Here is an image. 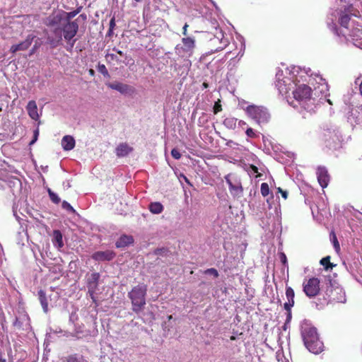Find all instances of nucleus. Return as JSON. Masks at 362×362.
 <instances>
[{"label":"nucleus","mask_w":362,"mask_h":362,"mask_svg":"<svg viewBox=\"0 0 362 362\" xmlns=\"http://www.w3.org/2000/svg\"><path fill=\"white\" fill-rule=\"evenodd\" d=\"M78 28L77 20H74L73 22L64 21L61 27H56L52 30L54 36L47 37V43L52 48H55L62 44L64 37V40L72 47L76 41L74 37L78 31Z\"/></svg>","instance_id":"1"},{"label":"nucleus","mask_w":362,"mask_h":362,"mask_svg":"<svg viewBox=\"0 0 362 362\" xmlns=\"http://www.w3.org/2000/svg\"><path fill=\"white\" fill-rule=\"evenodd\" d=\"M301 335L306 348L312 353L317 354L323 350V343L320 339L317 329L308 324L302 326Z\"/></svg>","instance_id":"2"},{"label":"nucleus","mask_w":362,"mask_h":362,"mask_svg":"<svg viewBox=\"0 0 362 362\" xmlns=\"http://www.w3.org/2000/svg\"><path fill=\"white\" fill-rule=\"evenodd\" d=\"M324 302L321 304H335L346 302V295L343 288L336 281H329L323 294Z\"/></svg>","instance_id":"3"},{"label":"nucleus","mask_w":362,"mask_h":362,"mask_svg":"<svg viewBox=\"0 0 362 362\" xmlns=\"http://www.w3.org/2000/svg\"><path fill=\"white\" fill-rule=\"evenodd\" d=\"M146 293L147 286L144 284L133 287L128 293V297L132 305V310L135 313L138 314L144 310L146 304Z\"/></svg>","instance_id":"4"},{"label":"nucleus","mask_w":362,"mask_h":362,"mask_svg":"<svg viewBox=\"0 0 362 362\" xmlns=\"http://www.w3.org/2000/svg\"><path fill=\"white\" fill-rule=\"evenodd\" d=\"M245 111L247 115L255 120L259 125L267 123L270 119L269 113L267 108L263 106L255 105H248L245 109Z\"/></svg>","instance_id":"5"},{"label":"nucleus","mask_w":362,"mask_h":362,"mask_svg":"<svg viewBox=\"0 0 362 362\" xmlns=\"http://www.w3.org/2000/svg\"><path fill=\"white\" fill-rule=\"evenodd\" d=\"M320 280L318 278L312 277L304 281L303 284V291L309 298L317 296L320 291Z\"/></svg>","instance_id":"6"},{"label":"nucleus","mask_w":362,"mask_h":362,"mask_svg":"<svg viewBox=\"0 0 362 362\" xmlns=\"http://www.w3.org/2000/svg\"><path fill=\"white\" fill-rule=\"evenodd\" d=\"M100 279V274L98 272H93L90 274V276L87 278V288H88V293L91 298L93 302L98 306L97 300L95 296V293L98 286V281Z\"/></svg>","instance_id":"7"},{"label":"nucleus","mask_w":362,"mask_h":362,"mask_svg":"<svg viewBox=\"0 0 362 362\" xmlns=\"http://www.w3.org/2000/svg\"><path fill=\"white\" fill-rule=\"evenodd\" d=\"M311 88L305 84L300 85L293 90V97L297 100H303L309 99L311 96Z\"/></svg>","instance_id":"8"},{"label":"nucleus","mask_w":362,"mask_h":362,"mask_svg":"<svg viewBox=\"0 0 362 362\" xmlns=\"http://www.w3.org/2000/svg\"><path fill=\"white\" fill-rule=\"evenodd\" d=\"M316 174H317V181H318L320 185L322 188L327 187L329 182V180H330V176L328 173L327 168L324 166H319L317 168Z\"/></svg>","instance_id":"9"},{"label":"nucleus","mask_w":362,"mask_h":362,"mask_svg":"<svg viewBox=\"0 0 362 362\" xmlns=\"http://www.w3.org/2000/svg\"><path fill=\"white\" fill-rule=\"evenodd\" d=\"M116 256V254L112 250H105V251H98L94 252L91 257L95 261L98 262H104V261H111Z\"/></svg>","instance_id":"10"},{"label":"nucleus","mask_w":362,"mask_h":362,"mask_svg":"<svg viewBox=\"0 0 362 362\" xmlns=\"http://www.w3.org/2000/svg\"><path fill=\"white\" fill-rule=\"evenodd\" d=\"M35 37V36L33 35H28L24 41L19 44L12 45L10 48V52L11 53H16L18 51H24L28 49L31 45Z\"/></svg>","instance_id":"11"},{"label":"nucleus","mask_w":362,"mask_h":362,"mask_svg":"<svg viewBox=\"0 0 362 362\" xmlns=\"http://www.w3.org/2000/svg\"><path fill=\"white\" fill-rule=\"evenodd\" d=\"M226 181L229 187V190L230 194L234 197H240L243 196V188L240 182H237L235 184H233L231 180L229 179V175H226L225 177Z\"/></svg>","instance_id":"12"},{"label":"nucleus","mask_w":362,"mask_h":362,"mask_svg":"<svg viewBox=\"0 0 362 362\" xmlns=\"http://www.w3.org/2000/svg\"><path fill=\"white\" fill-rule=\"evenodd\" d=\"M64 19L62 13H59L55 15L49 16L47 19L46 25L48 27L55 28L56 27H61Z\"/></svg>","instance_id":"13"},{"label":"nucleus","mask_w":362,"mask_h":362,"mask_svg":"<svg viewBox=\"0 0 362 362\" xmlns=\"http://www.w3.org/2000/svg\"><path fill=\"white\" fill-rule=\"evenodd\" d=\"M352 9L353 6H350L348 8H345V10L344 11H341L340 13L339 23L341 25V26L346 29H349V23L351 20L349 13H351Z\"/></svg>","instance_id":"14"},{"label":"nucleus","mask_w":362,"mask_h":362,"mask_svg":"<svg viewBox=\"0 0 362 362\" xmlns=\"http://www.w3.org/2000/svg\"><path fill=\"white\" fill-rule=\"evenodd\" d=\"M26 110L30 117L35 121L38 120L40 116L37 112V106L35 100L28 102Z\"/></svg>","instance_id":"15"},{"label":"nucleus","mask_w":362,"mask_h":362,"mask_svg":"<svg viewBox=\"0 0 362 362\" xmlns=\"http://www.w3.org/2000/svg\"><path fill=\"white\" fill-rule=\"evenodd\" d=\"M286 296L288 300V302H286L284 304V308L285 310H291V308L294 305V297L295 293L294 291L291 287H286Z\"/></svg>","instance_id":"16"},{"label":"nucleus","mask_w":362,"mask_h":362,"mask_svg":"<svg viewBox=\"0 0 362 362\" xmlns=\"http://www.w3.org/2000/svg\"><path fill=\"white\" fill-rule=\"evenodd\" d=\"M133 151V148L129 146L127 143H121L116 148L115 152L118 157H124L127 156Z\"/></svg>","instance_id":"17"},{"label":"nucleus","mask_w":362,"mask_h":362,"mask_svg":"<svg viewBox=\"0 0 362 362\" xmlns=\"http://www.w3.org/2000/svg\"><path fill=\"white\" fill-rule=\"evenodd\" d=\"M107 86L111 89L116 90L121 93H127L132 90V87L127 84L119 82L108 83Z\"/></svg>","instance_id":"18"},{"label":"nucleus","mask_w":362,"mask_h":362,"mask_svg":"<svg viewBox=\"0 0 362 362\" xmlns=\"http://www.w3.org/2000/svg\"><path fill=\"white\" fill-rule=\"evenodd\" d=\"M75 139L70 135H66L62 139V146L65 151L72 150L75 147Z\"/></svg>","instance_id":"19"},{"label":"nucleus","mask_w":362,"mask_h":362,"mask_svg":"<svg viewBox=\"0 0 362 362\" xmlns=\"http://www.w3.org/2000/svg\"><path fill=\"white\" fill-rule=\"evenodd\" d=\"M134 243V238L131 235H122L115 243L117 248L125 247Z\"/></svg>","instance_id":"20"},{"label":"nucleus","mask_w":362,"mask_h":362,"mask_svg":"<svg viewBox=\"0 0 362 362\" xmlns=\"http://www.w3.org/2000/svg\"><path fill=\"white\" fill-rule=\"evenodd\" d=\"M52 242L54 246L62 248L64 246L63 236L60 230H54L53 231Z\"/></svg>","instance_id":"21"},{"label":"nucleus","mask_w":362,"mask_h":362,"mask_svg":"<svg viewBox=\"0 0 362 362\" xmlns=\"http://www.w3.org/2000/svg\"><path fill=\"white\" fill-rule=\"evenodd\" d=\"M38 297L40 304L42 307L43 311L47 313L48 312V301L47 299L46 293L43 290L38 291Z\"/></svg>","instance_id":"22"},{"label":"nucleus","mask_w":362,"mask_h":362,"mask_svg":"<svg viewBox=\"0 0 362 362\" xmlns=\"http://www.w3.org/2000/svg\"><path fill=\"white\" fill-rule=\"evenodd\" d=\"M82 9V6L78 7L76 9L70 12H63L64 19L67 22H73L72 19L78 15Z\"/></svg>","instance_id":"23"},{"label":"nucleus","mask_w":362,"mask_h":362,"mask_svg":"<svg viewBox=\"0 0 362 362\" xmlns=\"http://www.w3.org/2000/svg\"><path fill=\"white\" fill-rule=\"evenodd\" d=\"M330 256H327L320 259V263L326 271L332 270L336 266L330 262Z\"/></svg>","instance_id":"24"},{"label":"nucleus","mask_w":362,"mask_h":362,"mask_svg":"<svg viewBox=\"0 0 362 362\" xmlns=\"http://www.w3.org/2000/svg\"><path fill=\"white\" fill-rule=\"evenodd\" d=\"M150 211L155 214H160L163 210V206L160 202H152L148 207Z\"/></svg>","instance_id":"25"},{"label":"nucleus","mask_w":362,"mask_h":362,"mask_svg":"<svg viewBox=\"0 0 362 362\" xmlns=\"http://www.w3.org/2000/svg\"><path fill=\"white\" fill-rule=\"evenodd\" d=\"M341 35L346 37V35L352 37L353 40H357L362 37V30L360 28H355L350 31L349 33H343Z\"/></svg>","instance_id":"26"},{"label":"nucleus","mask_w":362,"mask_h":362,"mask_svg":"<svg viewBox=\"0 0 362 362\" xmlns=\"http://www.w3.org/2000/svg\"><path fill=\"white\" fill-rule=\"evenodd\" d=\"M185 49L189 51L194 47V40L192 37H184L182 40Z\"/></svg>","instance_id":"27"},{"label":"nucleus","mask_w":362,"mask_h":362,"mask_svg":"<svg viewBox=\"0 0 362 362\" xmlns=\"http://www.w3.org/2000/svg\"><path fill=\"white\" fill-rule=\"evenodd\" d=\"M47 192L49 194V197L51 201L54 204H59L61 201L60 198L58 197L57 194L52 192L49 188L47 189Z\"/></svg>","instance_id":"28"},{"label":"nucleus","mask_w":362,"mask_h":362,"mask_svg":"<svg viewBox=\"0 0 362 362\" xmlns=\"http://www.w3.org/2000/svg\"><path fill=\"white\" fill-rule=\"evenodd\" d=\"M260 191H261V194L263 197L268 196L269 194V192H270L269 185L267 182L262 183L261 187H260Z\"/></svg>","instance_id":"29"},{"label":"nucleus","mask_w":362,"mask_h":362,"mask_svg":"<svg viewBox=\"0 0 362 362\" xmlns=\"http://www.w3.org/2000/svg\"><path fill=\"white\" fill-rule=\"evenodd\" d=\"M236 119L235 118H226L224 122H223V124L227 127H230V128H233L235 126V123H236Z\"/></svg>","instance_id":"30"},{"label":"nucleus","mask_w":362,"mask_h":362,"mask_svg":"<svg viewBox=\"0 0 362 362\" xmlns=\"http://www.w3.org/2000/svg\"><path fill=\"white\" fill-rule=\"evenodd\" d=\"M62 207L69 211V212H71V213H75V209L71 206V204L69 203H68L66 201H63L62 203Z\"/></svg>","instance_id":"31"},{"label":"nucleus","mask_w":362,"mask_h":362,"mask_svg":"<svg viewBox=\"0 0 362 362\" xmlns=\"http://www.w3.org/2000/svg\"><path fill=\"white\" fill-rule=\"evenodd\" d=\"M98 71L101 73L104 76H109L108 71L104 64H98Z\"/></svg>","instance_id":"32"},{"label":"nucleus","mask_w":362,"mask_h":362,"mask_svg":"<svg viewBox=\"0 0 362 362\" xmlns=\"http://www.w3.org/2000/svg\"><path fill=\"white\" fill-rule=\"evenodd\" d=\"M245 134L249 138H252V139L257 138L258 136V135L255 132V130L251 127H249L247 129Z\"/></svg>","instance_id":"33"},{"label":"nucleus","mask_w":362,"mask_h":362,"mask_svg":"<svg viewBox=\"0 0 362 362\" xmlns=\"http://www.w3.org/2000/svg\"><path fill=\"white\" fill-rule=\"evenodd\" d=\"M204 274L213 275L215 278H217L218 276V272L217 269L214 268L207 269L206 270L204 271Z\"/></svg>","instance_id":"34"},{"label":"nucleus","mask_w":362,"mask_h":362,"mask_svg":"<svg viewBox=\"0 0 362 362\" xmlns=\"http://www.w3.org/2000/svg\"><path fill=\"white\" fill-rule=\"evenodd\" d=\"M115 27V18L113 16L110 21V28L108 30V35L110 36L112 34V31Z\"/></svg>","instance_id":"35"},{"label":"nucleus","mask_w":362,"mask_h":362,"mask_svg":"<svg viewBox=\"0 0 362 362\" xmlns=\"http://www.w3.org/2000/svg\"><path fill=\"white\" fill-rule=\"evenodd\" d=\"M39 134H40L39 129H38V128L35 129L34 130V132H33V139L30 141V142L29 145H30V146H31V145L34 144L36 142V141H37V139H38Z\"/></svg>","instance_id":"36"},{"label":"nucleus","mask_w":362,"mask_h":362,"mask_svg":"<svg viewBox=\"0 0 362 362\" xmlns=\"http://www.w3.org/2000/svg\"><path fill=\"white\" fill-rule=\"evenodd\" d=\"M332 243H333V245H334V249L336 250L337 252L339 251L340 250V246H339V243L337 240V236L335 235L334 233H333V236H332Z\"/></svg>","instance_id":"37"},{"label":"nucleus","mask_w":362,"mask_h":362,"mask_svg":"<svg viewBox=\"0 0 362 362\" xmlns=\"http://www.w3.org/2000/svg\"><path fill=\"white\" fill-rule=\"evenodd\" d=\"M171 156L175 158V159H180L181 158V153H180V151L177 149V148H173L172 151H171Z\"/></svg>","instance_id":"38"},{"label":"nucleus","mask_w":362,"mask_h":362,"mask_svg":"<svg viewBox=\"0 0 362 362\" xmlns=\"http://www.w3.org/2000/svg\"><path fill=\"white\" fill-rule=\"evenodd\" d=\"M66 362H79L76 354L70 355L66 358Z\"/></svg>","instance_id":"39"},{"label":"nucleus","mask_w":362,"mask_h":362,"mask_svg":"<svg viewBox=\"0 0 362 362\" xmlns=\"http://www.w3.org/2000/svg\"><path fill=\"white\" fill-rule=\"evenodd\" d=\"M222 110L221 105H220L218 103H216L214 107V112L215 114L218 113V112H221Z\"/></svg>","instance_id":"40"},{"label":"nucleus","mask_w":362,"mask_h":362,"mask_svg":"<svg viewBox=\"0 0 362 362\" xmlns=\"http://www.w3.org/2000/svg\"><path fill=\"white\" fill-rule=\"evenodd\" d=\"M278 192H280L281 194V196L284 199H286L288 197V193L286 191H284L281 187H279L277 189Z\"/></svg>","instance_id":"41"},{"label":"nucleus","mask_w":362,"mask_h":362,"mask_svg":"<svg viewBox=\"0 0 362 362\" xmlns=\"http://www.w3.org/2000/svg\"><path fill=\"white\" fill-rule=\"evenodd\" d=\"M39 45L35 43L30 52V55L33 54L39 47Z\"/></svg>","instance_id":"42"},{"label":"nucleus","mask_w":362,"mask_h":362,"mask_svg":"<svg viewBox=\"0 0 362 362\" xmlns=\"http://www.w3.org/2000/svg\"><path fill=\"white\" fill-rule=\"evenodd\" d=\"M81 18L83 21L86 22L87 20V16L85 13L81 14L76 20H77V22L79 21V19Z\"/></svg>","instance_id":"43"},{"label":"nucleus","mask_w":362,"mask_h":362,"mask_svg":"<svg viewBox=\"0 0 362 362\" xmlns=\"http://www.w3.org/2000/svg\"><path fill=\"white\" fill-rule=\"evenodd\" d=\"M332 30H333V31L334 32V33L336 35H337L338 36H340L341 33H339L338 32V28H337V25L335 24L333 25Z\"/></svg>","instance_id":"44"},{"label":"nucleus","mask_w":362,"mask_h":362,"mask_svg":"<svg viewBox=\"0 0 362 362\" xmlns=\"http://www.w3.org/2000/svg\"><path fill=\"white\" fill-rule=\"evenodd\" d=\"M287 311V319L286 321L289 322L291 319V310H286Z\"/></svg>","instance_id":"45"},{"label":"nucleus","mask_w":362,"mask_h":362,"mask_svg":"<svg viewBox=\"0 0 362 362\" xmlns=\"http://www.w3.org/2000/svg\"><path fill=\"white\" fill-rule=\"evenodd\" d=\"M187 28H188V24L187 23H185V25L183 26V28H182V34L184 35H187Z\"/></svg>","instance_id":"46"},{"label":"nucleus","mask_w":362,"mask_h":362,"mask_svg":"<svg viewBox=\"0 0 362 362\" xmlns=\"http://www.w3.org/2000/svg\"><path fill=\"white\" fill-rule=\"evenodd\" d=\"M250 168L252 169V170L255 173H258V168L254 165H250Z\"/></svg>","instance_id":"47"},{"label":"nucleus","mask_w":362,"mask_h":362,"mask_svg":"<svg viewBox=\"0 0 362 362\" xmlns=\"http://www.w3.org/2000/svg\"><path fill=\"white\" fill-rule=\"evenodd\" d=\"M6 360L4 357L3 354L1 352H0V362H6Z\"/></svg>","instance_id":"48"},{"label":"nucleus","mask_w":362,"mask_h":362,"mask_svg":"<svg viewBox=\"0 0 362 362\" xmlns=\"http://www.w3.org/2000/svg\"><path fill=\"white\" fill-rule=\"evenodd\" d=\"M240 127H243L247 124V123L243 120H240L238 122Z\"/></svg>","instance_id":"49"},{"label":"nucleus","mask_w":362,"mask_h":362,"mask_svg":"<svg viewBox=\"0 0 362 362\" xmlns=\"http://www.w3.org/2000/svg\"><path fill=\"white\" fill-rule=\"evenodd\" d=\"M115 51L117 52V54H119L120 56H123V52L119 49H114Z\"/></svg>","instance_id":"50"},{"label":"nucleus","mask_w":362,"mask_h":362,"mask_svg":"<svg viewBox=\"0 0 362 362\" xmlns=\"http://www.w3.org/2000/svg\"><path fill=\"white\" fill-rule=\"evenodd\" d=\"M88 72H89V74H90V76H94V74H95V71H94V70H93V69H89Z\"/></svg>","instance_id":"51"},{"label":"nucleus","mask_w":362,"mask_h":362,"mask_svg":"<svg viewBox=\"0 0 362 362\" xmlns=\"http://www.w3.org/2000/svg\"><path fill=\"white\" fill-rule=\"evenodd\" d=\"M202 86H203V87H204V88H207L209 87L208 83H206V82H204V83H203V84H202Z\"/></svg>","instance_id":"52"},{"label":"nucleus","mask_w":362,"mask_h":362,"mask_svg":"<svg viewBox=\"0 0 362 362\" xmlns=\"http://www.w3.org/2000/svg\"><path fill=\"white\" fill-rule=\"evenodd\" d=\"M165 249L163 248V249H158L156 251V254H160V252L164 250Z\"/></svg>","instance_id":"53"},{"label":"nucleus","mask_w":362,"mask_h":362,"mask_svg":"<svg viewBox=\"0 0 362 362\" xmlns=\"http://www.w3.org/2000/svg\"><path fill=\"white\" fill-rule=\"evenodd\" d=\"M235 337H234V336L230 337V340H235Z\"/></svg>","instance_id":"54"},{"label":"nucleus","mask_w":362,"mask_h":362,"mask_svg":"<svg viewBox=\"0 0 362 362\" xmlns=\"http://www.w3.org/2000/svg\"><path fill=\"white\" fill-rule=\"evenodd\" d=\"M2 110H3V109H2V105L0 104V112H1V111H2Z\"/></svg>","instance_id":"55"},{"label":"nucleus","mask_w":362,"mask_h":362,"mask_svg":"<svg viewBox=\"0 0 362 362\" xmlns=\"http://www.w3.org/2000/svg\"><path fill=\"white\" fill-rule=\"evenodd\" d=\"M283 256H284L283 260L286 261V256H285V255H283Z\"/></svg>","instance_id":"56"},{"label":"nucleus","mask_w":362,"mask_h":362,"mask_svg":"<svg viewBox=\"0 0 362 362\" xmlns=\"http://www.w3.org/2000/svg\"><path fill=\"white\" fill-rule=\"evenodd\" d=\"M283 256H284L283 260L286 261V256H285V255H283Z\"/></svg>","instance_id":"57"},{"label":"nucleus","mask_w":362,"mask_h":362,"mask_svg":"<svg viewBox=\"0 0 362 362\" xmlns=\"http://www.w3.org/2000/svg\"><path fill=\"white\" fill-rule=\"evenodd\" d=\"M171 318H172V315H170V316L168 317V319H169V320H170Z\"/></svg>","instance_id":"58"}]
</instances>
